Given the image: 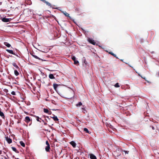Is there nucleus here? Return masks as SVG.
<instances>
[{"label":"nucleus","mask_w":159,"mask_h":159,"mask_svg":"<svg viewBox=\"0 0 159 159\" xmlns=\"http://www.w3.org/2000/svg\"><path fill=\"white\" fill-rule=\"evenodd\" d=\"M25 121L27 123H28L29 122H31V123L29 124V125H30L32 123V119H31L29 116H26L25 117Z\"/></svg>","instance_id":"f257e3e1"},{"label":"nucleus","mask_w":159,"mask_h":159,"mask_svg":"<svg viewBox=\"0 0 159 159\" xmlns=\"http://www.w3.org/2000/svg\"><path fill=\"white\" fill-rule=\"evenodd\" d=\"M88 41L89 43L93 45H95L96 43L95 42L94 40L90 39V38H89L88 39Z\"/></svg>","instance_id":"f03ea898"},{"label":"nucleus","mask_w":159,"mask_h":159,"mask_svg":"<svg viewBox=\"0 0 159 159\" xmlns=\"http://www.w3.org/2000/svg\"><path fill=\"white\" fill-rule=\"evenodd\" d=\"M5 138L6 141L8 143L10 144L12 143V140L11 138L8 137V136L6 137Z\"/></svg>","instance_id":"7ed1b4c3"},{"label":"nucleus","mask_w":159,"mask_h":159,"mask_svg":"<svg viewBox=\"0 0 159 159\" xmlns=\"http://www.w3.org/2000/svg\"><path fill=\"white\" fill-rule=\"evenodd\" d=\"M43 111L46 113H48L49 115H50L52 113L51 111H49L48 109L44 108Z\"/></svg>","instance_id":"20e7f679"},{"label":"nucleus","mask_w":159,"mask_h":159,"mask_svg":"<svg viewBox=\"0 0 159 159\" xmlns=\"http://www.w3.org/2000/svg\"><path fill=\"white\" fill-rule=\"evenodd\" d=\"M2 21L5 22H7L10 21L9 19L6 18L5 17H4L2 18Z\"/></svg>","instance_id":"39448f33"},{"label":"nucleus","mask_w":159,"mask_h":159,"mask_svg":"<svg viewBox=\"0 0 159 159\" xmlns=\"http://www.w3.org/2000/svg\"><path fill=\"white\" fill-rule=\"evenodd\" d=\"M90 157L91 159H97L96 157L93 154H90Z\"/></svg>","instance_id":"423d86ee"},{"label":"nucleus","mask_w":159,"mask_h":159,"mask_svg":"<svg viewBox=\"0 0 159 159\" xmlns=\"http://www.w3.org/2000/svg\"><path fill=\"white\" fill-rule=\"evenodd\" d=\"M70 143L74 148L76 147V144L74 141H72Z\"/></svg>","instance_id":"0eeeda50"},{"label":"nucleus","mask_w":159,"mask_h":159,"mask_svg":"<svg viewBox=\"0 0 159 159\" xmlns=\"http://www.w3.org/2000/svg\"><path fill=\"white\" fill-rule=\"evenodd\" d=\"M34 116L36 117V120L38 121L39 122H41V120H42V119L41 118H39L38 116Z\"/></svg>","instance_id":"6e6552de"},{"label":"nucleus","mask_w":159,"mask_h":159,"mask_svg":"<svg viewBox=\"0 0 159 159\" xmlns=\"http://www.w3.org/2000/svg\"><path fill=\"white\" fill-rule=\"evenodd\" d=\"M50 146H47L45 148V150L47 152H50Z\"/></svg>","instance_id":"1a4fd4ad"},{"label":"nucleus","mask_w":159,"mask_h":159,"mask_svg":"<svg viewBox=\"0 0 159 159\" xmlns=\"http://www.w3.org/2000/svg\"><path fill=\"white\" fill-rule=\"evenodd\" d=\"M6 51L8 52L11 53V54L15 55V53L13 52V51L12 50H9L7 49L6 50Z\"/></svg>","instance_id":"9d476101"},{"label":"nucleus","mask_w":159,"mask_h":159,"mask_svg":"<svg viewBox=\"0 0 159 159\" xmlns=\"http://www.w3.org/2000/svg\"><path fill=\"white\" fill-rule=\"evenodd\" d=\"M4 44L8 48H9L11 46V45L7 42H4Z\"/></svg>","instance_id":"9b49d317"},{"label":"nucleus","mask_w":159,"mask_h":159,"mask_svg":"<svg viewBox=\"0 0 159 159\" xmlns=\"http://www.w3.org/2000/svg\"><path fill=\"white\" fill-rule=\"evenodd\" d=\"M49 78L51 79H55V78L52 74H50L49 75Z\"/></svg>","instance_id":"f8f14e48"},{"label":"nucleus","mask_w":159,"mask_h":159,"mask_svg":"<svg viewBox=\"0 0 159 159\" xmlns=\"http://www.w3.org/2000/svg\"><path fill=\"white\" fill-rule=\"evenodd\" d=\"M42 121L44 123V125H47V122H48V121L47 119H45L44 120H43V119H42Z\"/></svg>","instance_id":"ddd939ff"},{"label":"nucleus","mask_w":159,"mask_h":159,"mask_svg":"<svg viewBox=\"0 0 159 159\" xmlns=\"http://www.w3.org/2000/svg\"><path fill=\"white\" fill-rule=\"evenodd\" d=\"M59 85L58 84H54L53 85V88L54 89L56 90V89H57V86Z\"/></svg>","instance_id":"4468645a"},{"label":"nucleus","mask_w":159,"mask_h":159,"mask_svg":"<svg viewBox=\"0 0 159 159\" xmlns=\"http://www.w3.org/2000/svg\"><path fill=\"white\" fill-rule=\"evenodd\" d=\"M11 148L12 150L15 152L16 153H18L19 152L16 149L15 147H12Z\"/></svg>","instance_id":"2eb2a0df"},{"label":"nucleus","mask_w":159,"mask_h":159,"mask_svg":"<svg viewBox=\"0 0 159 159\" xmlns=\"http://www.w3.org/2000/svg\"><path fill=\"white\" fill-rule=\"evenodd\" d=\"M62 13L64 14L67 17H70L69 14L66 11H62Z\"/></svg>","instance_id":"dca6fc26"},{"label":"nucleus","mask_w":159,"mask_h":159,"mask_svg":"<svg viewBox=\"0 0 159 159\" xmlns=\"http://www.w3.org/2000/svg\"><path fill=\"white\" fill-rule=\"evenodd\" d=\"M52 118L53 119V120L54 121H58V119L57 118V116H54L52 117Z\"/></svg>","instance_id":"f3484780"},{"label":"nucleus","mask_w":159,"mask_h":159,"mask_svg":"<svg viewBox=\"0 0 159 159\" xmlns=\"http://www.w3.org/2000/svg\"><path fill=\"white\" fill-rule=\"evenodd\" d=\"M84 131L87 133H88L89 134H90L91 132H89V131L88 129L86 128H84Z\"/></svg>","instance_id":"a211bd4d"},{"label":"nucleus","mask_w":159,"mask_h":159,"mask_svg":"<svg viewBox=\"0 0 159 159\" xmlns=\"http://www.w3.org/2000/svg\"><path fill=\"white\" fill-rule=\"evenodd\" d=\"M20 144L23 147H25V143L22 141H21L20 142Z\"/></svg>","instance_id":"6ab92c4d"},{"label":"nucleus","mask_w":159,"mask_h":159,"mask_svg":"<svg viewBox=\"0 0 159 159\" xmlns=\"http://www.w3.org/2000/svg\"><path fill=\"white\" fill-rule=\"evenodd\" d=\"M32 56H33V57H34V58H35L36 59H38L39 60H41V59L39 57L35 55L32 54Z\"/></svg>","instance_id":"aec40b11"},{"label":"nucleus","mask_w":159,"mask_h":159,"mask_svg":"<svg viewBox=\"0 0 159 159\" xmlns=\"http://www.w3.org/2000/svg\"><path fill=\"white\" fill-rule=\"evenodd\" d=\"M14 74L16 76H18L19 75V73L16 70H14Z\"/></svg>","instance_id":"412c9836"},{"label":"nucleus","mask_w":159,"mask_h":159,"mask_svg":"<svg viewBox=\"0 0 159 159\" xmlns=\"http://www.w3.org/2000/svg\"><path fill=\"white\" fill-rule=\"evenodd\" d=\"M0 116L2 117V118L4 117V115L3 113L0 111Z\"/></svg>","instance_id":"4be33fe9"},{"label":"nucleus","mask_w":159,"mask_h":159,"mask_svg":"<svg viewBox=\"0 0 159 159\" xmlns=\"http://www.w3.org/2000/svg\"><path fill=\"white\" fill-rule=\"evenodd\" d=\"M12 65L13 66L16 67L17 68H19L18 66H17V65L15 63H12Z\"/></svg>","instance_id":"5701e85b"},{"label":"nucleus","mask_w":159,"mask_h":159,"mask_svg":"<svg viewBox=\"0 0 159 159\" xmlns=\"http://www.w3.org/2000/svg\"><path fill=\"white\" fill-rule=\"evenodd\" d=\"M82 105V103L81 102H80L79 103L76 105V106H79L80 107Z\"/></svg>","instance_id":"b1692460"},{"label":"nucleus","mask_w":159,"mask_h":159,"mask_svg":"<svg viewBox=\"0 0 159 159\" xmlns=\"http://www.w3.org/2000/svg\"><path fill=\"white\" fill-rule=\"evenodd\" d=\"M120 86L118 83H116L115 85V87L116 88L119 87Z\"/></svg>","instance_id":"393cba45"},{"label":"nucleus","mask_w":159,"mask_h":159,"mask_svg":"<svg viewBox=\"0 0 159 159\" xmlns=\"http://www.w3.org/2000/svg\"><path fill=\"white\" fill-rule=\"evenodd\" d=\"M78 63H79V61H78L76 60H75L74 61V64H77Z\"/></svg>","instance_id":"a878e982"},{"label":"nucleus","mask_w":159,"mask_h":159,"mask_svg":"<svg viewBox=\"0 0 159 159\" xmlns=\"http://www.w3.org/2000/svg\"><path fill=\"white\" fill-rule=\"evenodd\" d=\"M11 93L12 95H16V93L14 91H12L11 92Z\"/></svg>","instance_id":"bb28decb"},{"label":"nucleus","mask_w":159,"mask_h":159,"mask_svg":"<svg viewBox=\"0 0 159 159\" xmlns=\"http://www.w3.org/2000/svg\"><path fill=\"white\" fill-rule=\"evenodd\" d=\"M72 59L74 61L75 60H76V58L74 56H72Z\"/></svg>","instance_id":"cd10ccee"},{"label":"nucleus","mask_w":159,"mask_h":159,"mask_svg":"<svg viewBox=\"0 0 159 159\" xmlns=\"http://www.w3.org/2000/svg\"><path fill=\"white\" fill-rule=\"evenodd\" d=\"M46 144L47 145V146H49L50 145L48 141H46Z\"/></svg>","instance_id":"c85d7f7f"},{"label":"nucleus","mask_w":159,"mask_h":159,"mask_svg":"<svg viewBox=\"0 0 159 159\" xmlns=\"http://www.w3.org/2000/svg\"><path fill=\"white\" fill-rule=\"evenodd\" d=\"M123 151L125 153V154H128L129 152V151H127L124 150Z\"/></svg>","instance_id":"c756f323"},{"label":"nucleus","mask_w":159,"mask_h":159,"mask_svg":"<svg viewBox=\"0 0 159 159\" xmlns=\"http://www.w3.org/2000/svg\"><path fill=\"white\" fill-rule=\"evenodd\" d=\"M109 53L111 54L112 56L114 54V53H113L112 52H109Z\"/></svg>","instance_id":"7c9ffc66"},{"label":"nucleus","mask_w":159,"mask_h":159,"mask_svg":"<svg viewBox=\"0 0 159 159\" xmlns=\"http://www.w3.org/2000/svg\"><path fill=\"white\" fill-rule=\"evenodd\" d=\"M113 56L115 57H116V58L118 59V57H117L116 56L115 54H114L113 55Z\"/></svg>","instance_id":"2f4dec72"},{"label":"nucleus","mask_w":159,"mask_h":159,"mask_svg":"<svg viewBox=\"0 0 159 159\" xmlns=\"http://www.w3.org/2000/svg\"><path fill=\"white\" fill-rule=\"evenodd\" d=\"M143 79H144V80H145L146 81V78H145V77H143V76H140V75H139Z\"/></svg>","instance_id":"473e14b6"},{"label":"nucleus","mask_w":159,"mask_h":159,"mask_svg":"<svg viewBox=\"0 0 159 159\" xmlns=\"http://www.w3.org/2000/svg\"><path fill=\"white\" fill-rule=\"evenodd\" d=\"M152 130H154L155 129V128L153 126L152 127Z\"/></svg>","instance_id":"72a5a7b5"},{"label":"nucleus","mask_w":159,"mask_h":159,"mask_svg":"<svg viewBox=\"0 0 159 159\" xmlns=\"http://www.w3.org/2000/svg\"><path fill=\"white\" fill-rule=\"evenodd\" d=\"M2 153V151L1 150H0V155Z\"/></svg>","instance_id":"f704fd0d"},{"label":"nucleus","mask_w":159,"mask_h":159,"mask_svg":"<svg viewBox=\"0 0 159 159\" xmlns=\"http://www.w3.org/2000/svg\"><path fill=\"white\" fill-rule=\"evenodd\" d=\"M46 117H47V118L49 119V117H48V116H46Z\"/></svg>","instance_id":"c9c22d12"},{"label":"nucleus","mask_w":159,"mask_h":159,"mask_svg":"<svg viewBox=\"0 0 159 159\" xmlns=\"http://www.w3.org/2000/svg\"><path fill=\"white\" fill-rule=\"evenodd\" d=\"M120 60L123 62V59H121Z\"/></svg>","instance_id":"e433bc0d"},{"label":"nucleus","mask_w":159,"mask_h":159,"mask_svg":"<svg viewBox=\"0 0 159 159\" xmlns=\"http://www.w3.org/2000/svg\"><path fill=\"white\" fill-rule=\"evenodd\" d=\"M158 75L159 76V72L158 73Z\"/></svg>","instance_id":"4c0bfd02"}]
</instances>
